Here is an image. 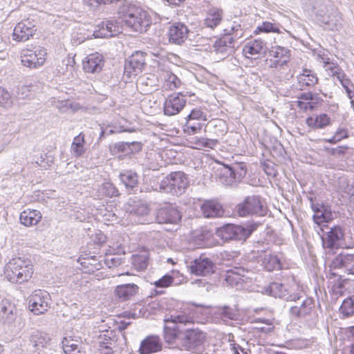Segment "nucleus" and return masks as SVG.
Listing matches in <instances>:
<instances>
[{
  "instance_id": "44",
  "label": "nucleus",
  "mask_w": 354,
  "mask_h": 354,
  "mask_svg": "<svg viewBox=\"0 0 354 354\" xmlns=\"http://www.w3.org/2000/svg\"><path fill=\"white\" fill-rule=\"evenodd\" d=\"M239 269L230 270L225 273V280L230 286H237L244 282V275L241 274Z\"/></svg>"
},
{
  "instance_id": "59",
  "label": "nucleus",
  "mask_w": 354,
  "mask_h": 354,
  "mask_svg": "<svg viewBox=\"0 0 354 354\" xmlns=\"http://www.w3.org/2000/svg\"><path fill=\"white\" fill-rule=\"evenodd\" d=\"M230 170H231L233 172L236 171L238 169L241 170L240 175L245 174H246V168L245 165L243 162L236 163L235 166L234 167H227Z\"/></svg>"
},
{
  "instance_id": "23",
  "label": "nucleus",
  "mask_w": 354,
  "mask_h": 354,
  "mask_svg": "<svg viewBox=\"0 0 354 354\" xmlns=\"http://www.w3.org/2000/svg\"><path fill=\"white\" fill-rule=\"evenodd\" d=\"M162 348V344L160 337L149 335L141 342L138 351L140 354H151L160 351Z\"/></svg>"
},
{
  "instance_id": "31",
  "label": "nucleus",
  "mask_w": 354,
  "mask_h": 354,
  "mask_svg": "<svg viewBox=\"0 0 354 354\" xmlns=\"http://www.w3.org/2000/svg\"><path fill=\"white\" fill-rule=\"evenodd\" d=\"M17 308L14 304L8 299H3L0 303V319L3 322H10L15 319Z\"/></svg>"
},
{
  "instance_id": "47",
  "label": "nucleus",
  "mask_w": 354,
  "mask_h": 354,
  "mask_svg": "<svg viewBox=\"0 0 354 354\" xmlns=\"http://www.w3.org/2000/svg\"><path fill=\"white\" fill-rule=\"evenodd\" d=\"M207 115L201 109L195 108L191 111L189 114L185 118V120L197 121L205 123L207 121Z\"/></svg>"
},
{
  "instance_id": "42",
  "label": "nucleus",
  "mask_w": 354,
  "mask_h": 354,
  "mask_svg": "<svg viewBox=\"0 0 354 354\" xmlns=\"http://www.w3.org/2000/svg\"><path fill=\"white\" fill-rule=\"evenodd\" d=\"M277 33L280 34L281 30L279 25L277 23H272L270 21H263L262 24L258 26L254 30V35H258L261 33Z\"/></svg>"
},
{
  "instance_id": "13",
  "label": "nucleus",
  "mask_w": 354,
  "mask_h": 354,
  "mask_svg": "<svg viewBox=\"0 0 354 354\" xmlns=\"http://www.w3.org/2000/svg\"><path fill=\"white\" fill-rule=\"evenodd\" d=\"M189 30L182 22H176L169 26L167 30V37L171 44L181 45L188 38Z\"/></svg>"
},
{
  "instance_id": "41",
  "label": "nucleus",
  "mask_w": 354,
  "mask_h": 354,
  "mask_svg": "<svg viewBox=\"0 0 354 354\" xmlns=\"http://www.w3.org/2000/svg\"><path fill=\"white\" fill-rule=\"evenodd\" d=\"M85 138L84 134L81 132L75 136L71 144V151L76 157H80L85 153Z\"/></svg>"
},
{
  "instance_id": "38",
  "label": "nucleus",
  "mask_w": 354,
  "mask_h": 354,
  "mask_svg": "<svg viewBox=\"0 0 354 354\" xmlns=\"http://www.w3.org/2000/svg\"><path fill=\"white\" fill-rule=\"evenodd\" d=\"M334 75H337V79L341 82L342 86L345 88L347 95L350 99H352L353 91L351 89V86H353L351 80L346 77V75L337 66H334L330 68Z\"/></svg>"
},
{
  "instance_id": "20",
  "label": "nucleus",
  "mask_w": 354,
  "mask_h": 354,
  "mask_svg": "<svg viewBox=\"0 0 354 354\" xmlns=\"http://www.w3.org/2000/svg\"><path fill=\"white\" fill-rule=\"evenodd\" d=\"M266 44L261 39L248 41L243 48V54L246 58L256 59L265 52Z\"/></svg>"
},
{
  "instance_id": "53",
  "label": "nucleus",
  "mask_w": 354,
  "mask_h": 354,
  "mask_svg": "<svg viewBox=\"0 0 354 354\" xmlns=\"http://www.w3.org/2000/svg\"><path fill=\"white\" fill-rule=\"evenodd\" d=\"M273 321H274L273 318L266 319H261V318L257 319V322L264 323L267 325V327L259 328V331L263 332V333H270V332L273 331V330H274Z\"/></svg>"
},
{
  "instance_id": "19",
  "label": "nucleus",
  "mask_w": 354,
  "mask_h": 354,
  "mask_svg": "<svg viewBox=\"0 0 354 354\" xmlns=\"http://www.w3.org/2000/svg\"><path fill=\"white\" fill-rule=\"evenodd\" d=\"M319 102L320 99L317 95H313L311 92H306L301 93L297 100L293 102V105L302 111H306L315 109Z\"/></svg>"
},
{
  "instance_id": "2",
  "label": "nucleus",
  "mask_w": 354,
  "mask_h": 354,
  "mask_svg": "<svg viewBox=\"0 0 354 354\" xmlns=\"http://www.w3.org/2000/svg\"><path fill=\"white\" fill-rule=\"evenodd\" d=\"M119 15L123 24L133 32H145L152 24L149 12L135 4H124L120 9Z\"/></svg>"
},
{
  "instance_id": "4",
  "label": "nucleus",
  "mask_w": 354,
  "mask_h": 354,
  "mask_svg": "<svg viewBox=\"0 0 354 354\" xmlns=\"http://www.w3.org/2000/svg\"><path fill=\"white\" fill-rule=\"evenodd\" d=\"M189 185L188 176L183 171L170 172L161 182L160 188L165 192L178 196L183 194Z\"/></svg>"
},
{
  "instance_id": "11",
  "label": "nucleus",
  "mask_w": 354,
  "mask_h": 354,
  "mask_svg": "<svg viewBox=\"0 0 354 354\" xmlns=\"http://www.w3.org/2000/svg\"><path fill=\"white\" fill-rule=\"evenodd\" d=\"M236 212L240 216L244 217L250 214H261L263 205L259 197L248 196L236 207Z\"/></svg>"
},
{
  "instance_id": "49",
  "label": "nucleus",
  "mask_w": 354,
  "mask_h": 354,
  "mask_svg": "<svg viewBox=\"0 0 354 354\" xmlns=\"http://www.w3.org/2000/svg\"><path fill=\"white\" fill-rule=\"evenodd\" d=\"M174 281V278L169 275V274H165L158 280L154 281L152 284L156 288H167L170 287Z\"/></svg>"
},
{
  "instance_id": "21",
  "label": "nucleus",
  "mask_w": 354,
  "mask_h": 354,
  "mask_svg": "<svg viewBox=\"0 0 354 354\" xmlns=\"http://www.w3.org/2000/svg\"><path fill=\"white\" fill-rule=\"evenodd\" d=\"M122 32V26L115 19L108 20L102 23L98 30L94 32L96 37H111Z\"/></svg>"
},
{
  "instance_id": "61",
  "label": "nucleus",
  "mask_w": 354,
  "mask_h": 354,
  "mask_svg": "<svg viewBox=\"0 0 354 354\" xmlns=\"http://www.w3.org/2000/svg\"><path fill=\"white\" fill-rule=\"evenodd\" d=\"M107 264L111 263L113 266H119L121 264V259L116 257H107L105 259Z\"/></svg>"
},
{
  "instance_id": "58",
  "label": "nucleus",
  "mask_w": 354,
  "mask_h": 354,
  "mask_svg": "<svg viewBox=\"0 0 354 354\" xmlns=\"http://www.w3.org/2000/svg\"><path fill=\"white\" fill-rule=\"evenodd\" d=\"M149 207L145 204H140L136 209V213L140 216H144L149 213Z\"/></svg>"
},
{
  "instance_id": "7",
  "label": "nucleus",
  "mask_w": 354,
  "mask_h": 354,
  "mask_svg": "<svg viewBox=\"0 0 354 354\" xmlns=\"http://www.w3.org/2000/svg\"><path fill=\"white\" fill-rule=\"evenodd\" d=\"M37 27L35 20L24 19L18 22L12 34V40L17 42H25L32 39L37 34Z\"/></svg>"
},
{
  "instance_id": "36",
  "label": "nucleus",
  "mask_w": 354,
  "mask_h": 354,
  "mask_svg": "<svg viewBox=\"0 0 354 354\" xmlns=\"http://www.w3.org/2000/svg\"><path fill=\"white\" fill-rule=\"evenodd\" d=\"M222 17L223 14L221 10L212 8L207 13L205 19V24L207 27L214 28L221 23Z\"/></svg>"
},
{
  "instance_id": "37",
  "label": "nucleus",
  "mask_w": 354,
  "mask_h": 354,
  "mask_svg": "<svg viewBox=\"0 0 354 354\" xmlns=\"http://www.w3.org/2000/svg\"><path fill=\"white\" fill-rule=\"evenodd\" d=\"M207 124L197 121L185 120L184 124V132L188 135H194L200 133L202 131L206 132Z\"/></svg>"
},
{
  "instance_id": "35",
  "label": "nucleus",
  "mask_w": 354,
  "mask_h": 354,
  "mask_svg": "<svg viewBox=\"0 0 354 354\" xmlns=\"http://www.w3.org/2000/svg\"><path fill=\"white\" fill-rule=\"evenodd\" d=\"M317 74L312 70L304 68L298 75V82L301 86H312L318 82Z\"/></svg>"
},
{
  "instance_id": "14",
  "label": "nucleus",
  "mask_w": 354,
  "mask_h": 354,
  "mask_svg": "<svg viewBox=\"0 0 354 354\" xmlns=\"http://www.w3.org/2000/svg\"><path fill=\"white\" fill-rule=\"evenodd\" d=\"M329 268L330 271L343 269L346 274L354 275V253H339L332 260Z\"/></svg>"
},
{
  "instance_id": "9",
  "label": "nucleus",
  "mask_w": 354,
  "mask_h": 354,
  "mask_svg": "<svg viewBox=\"0 0 354 354\" xmlns=\"http://www.w3.org/2000/svg\"><path fill=\"white\" fill-rule=\"evenodd\" d=\"M50 295L41 290H35L30 296L28 308L35 315L44 314L50 307Z\"/></svg>"
},
{
  "instance_id": "32",
  "label": "nucleus",
  "mask_w": 354,
  "mask_h": 354,
  "mask_svg": "<svg viewBox=\"0 0 354 354\" xmlns=\"http://www.w3.org/2000/svg\"><path fill=\"white\" fill-rule=\"evenodd\" d=\"M315 303L313 299H306L300 306H293L291 308V313L293 315L300 318H307L313 312Z\"/></svg>"
},
{
  "instance_id": "40",
  "label": "nucleus",
  "mask_w": 354,
  "mask_h": 354,
  "mask_svg": "<svg viewBox=\"0 0 354 354\" xmlns=\"http://www.w3.org/2000/svg\"><path fill=\"white\" fill-rule=\"evenodd\" d=\"M98 193L102 198L117 197L120 195L119 190L110 182L102 183L98 189Z\"/></svg>"
},
{
  "instance_id": "28",
  "label": "nucleus",
  "mask_w": 354,
  "mask_h": 354,
  "mask_svg": "<svg viewBox=\"0 0 354 354\" xmlns=\"http://www.w3.org/2000/svg\"><path fill=\"white\" fill-rule=\"evenodd\" d=\"M139 291V287L135 283H126L117 286L114 293L115 297L122 301L131 299Z\"/></svg>"
},
{
  "instance_id": "25",
  "label": "nucleus",
  "mask_w": 354,
  "mask_h": 354,
  "mask_svg": "<svg viewBox=\"0 0 354 354\" xmlns=\"http://www.w3.org/2000/svg\"><path fill=\"white\" fill-rule=\"evenodd\" d=\"M78 262L80 263L83 272L88 274H93L102 268L101 261L97 256H89L86 253L80 255Z\"/></svg>"
},
{
  "instance_id": "46",
  "label": "nucleus",
  "mask_w": 354,
  "mask_h": 354,
  "mask_svg": "<svg viewBox=\"0 0 354 354\" xmlns=\"http://www.w3.org/2000/svg\"><path fill=\"white\" fill-rule=\"evenodd\" d=\"M339 310L346 317L354 315V296L345 299L340 306Z\"/></svg>"
},
{
  "instance_id": "27",
  "label": "nucleus",
  "mask_w": 354,
  "mask_h": 354,
  "mask_svg": "<svg viewBox=\"0 0 354 354\" xmlns=\"http://www.w3.org/2000/svg\"><path fill=\"white\" fill-rule=\"evenodd\" d=\"M313 211V221L318 225L324 223H329L333 220V213L331 210L323 204H313L312 205Z\"/></svg>"
},
{
  "instance_id": "6",
  "label": "nucleus",
  "mask_w": 354,
  "mask_h": 354,
  "mask_svg": "<svg viewBox=\"0 0 354 354\" xmlns=\"http://www.w3.org/2000/svg\"><path fill=\"white\" fill-rule=\"evenodd\" d=\"M256 230V227L250 225L244 227L241 225L227 224L217 231L218 236L225 241L238 240L245 241Z\"/></svg>"
},
{
  "instance_id": "60",
  "label": "nucleus",
  "mask_w": 354,
  "mask_h": 354,
  "mask_svg": "<svg viewBox=\"0 0 354 354\" xmlns=\"http://www.w3.org/2000/svg\"><path fill=\"white\" fill-rule=\"evenodd\" d=\"M348 149L346 146H339L335 149H333L331 154L332 155H344L347 149Z\"/></svg>"
},
{
  "instance_id": "34",
  "label": "nucleus",
  "mask_w": 354,
  "mask_h": 354,
  "mask_svg": "<svg viewBox=\"0 0 354 354\" xmlns=\"http://www.w3.org/2000/svg\"><path fill=\"white\" fill-rule=\"evenodd\" d=\"M75 55L68 53L57 65V71L60 75L72 73L75 65Z\"/></svg>"
},
{
  "instance_id": "1",
  "label": "nucleus",
  "mask_w": 354,
  "mask_h": 354,
  "mask_svg": "<svg viewBox=\"0 0 354 354\" xmlns=\"http://www.w3.org/2000/svg\"><path fill=\"white\" fill-rule=\"evenodd\" d=\"M35 273L32 261L25 257H12L3 269L5 279L13 284H24L31 281Z\"/></svg>"
},
{
  "instance_id": "12",
  "label": "nucleus",
  "mask_w": 354,
  "mask_h": 354,
  "mask_svg": "<svg viewBox=\"0 0 354 354\" xmlns=\"http://www.w3.org/2000/svg\"><path fill=\"white\" fill-rule=\"evenodd\" d=\"M156 219L158 223L176 224L181 220V214L172 205L166 204L157 209Z\"/></svg>"
},
{
  "instance_id": "50",
  "label": "nucleus",
  "mask_w": 354,
  "mask_h": 354,
  "mask_svg": "<svg viewBox=\"0 0 354 354\" xmlns=\"http://www.w3.org/2000/svg\"><path fill=\"white\" fill-rule=\"evenodd\" d=\"M12 104L10 93L3 86H0V105L2 106H10Z\"/></svg>"
},
{
  "instance_id": "22",
  "label": "nucleus",
  "mask_w": 354,
  "mask_h": 354,
  "mask_svg": "<svg viewBox=\"0 0 354 354\" xmlns=\"http://www.w3.org/2000/svg\"><path fill=\"white\" fill-rule=\"evenodd\" d=\"M104 65L102 55L94 53L88 55L83 61L82 68L84 72L94 73L102 70Z\"/></svg>"
},
{
  "instance_id": "43",
  "label": "nucleus",
  "mask_w": 354,
  "mask_h": 354,
  "mask_svg": "<svg viewBox=\"0 0 354 354\" xmlns=\"http://www.w3.org/2000/svg\"><path fill=\"white\" fill-rule=\"evenodd\" d=\"M192 147L196 149H214L217 144V140L205 137H196L192 142Z\"/></svg>"
},
{
  "instance_id": "17",
  "label": "nucleus",
  "mask_w": 354,
  "mask_h": 354,
  "mask_svg": "<svg viewBox=\"0 0 354 354\" xmlns=\"http://www.w3.org/2000/svg\"><path fill=\"white\" fill-rule=\"evenodd\" d=\"M344 233L339 225H335L322 237V245L324 248L337 249L340 247L339 241L344 240Z\"/></svg>"
},
{
  "instance_id": "3",
  "label": "nucleus",
  "mask_w": 354,
  "mask_h": 354,
  "mask_svg": "<svg viewBox=\"0 0 354 354\" xmlns=\"http://www.w3.org/2000/svg\"><path fill=\"white\" fill-rule=\"evenodd\" d=\"M192 323H193L192 318L185 315L171 316L170 318L165 319L163 339L165 343L171 346H178L180 347V339L184 333L180 324Z\"/></svg>"
},
{
  "instance_id": "56",
  "label": "nucleus",
  "mask_w": 354,
  "mask_h": 354,
  "mask_svg": "<svg viewBox=\"0 0 354 354\" xmlns=\"http://www.w3.org/2000/svg\"><path fill=\"white\" fill-rule=\"evenodd\" d=\"M100 348H111L110 345L111 344V338L110 336L104 334L100 336Z\"/></svg>"
},
{
  "instance_id": "30",
  "label": "nucleus",
  "mask_w": 354,
  "mask_h": 354,
  "mask_svg": "<svg viewBox=\"0 0 354 354\" xmlns=\"http://www.w3.org/2000/svg\"><path fill=\"white\" fill-rule=\"evenodd\" d=\"M41 218L40 211L29 208L22 211L19 215L21 224L28 227L37 225Z\"/></svg>"
},
{
  "instance_id": "15",
  "label": "nucleus",
  "mask_w": 354,
  "mask_h": 354,
  "mask_svg": "<svg viewBox=\"0 0 354 354\" xmlns=\"http://www.w3.org/2000/svg\"><path fill=\"white\" fill-rule=\"evenodd\" d=\"M185 96L180 93L171 94L164 103V113L167 115H175L179 113L186 104Z\"/></svg>"
},
{
  "instance_id": "45",
  "label": "nucleus",
  "mask_w": 354,
  "mask_h": 354,
  "mask_svg": "<svg viewBox=\"0 0 354 354\" xmlns=\"http://www.w3.org/2000/svg\"><path fill=\"white\" fill-rule=\"evenodd\" d=\"M164 86L169 90H174L180 87L181 82L180 79L174 73L165 72L163 74Z\"/></svg>"
},
{
  "instance_id": "5",
  "label": "nucleus",
  "mask_w": 354,
  "mask_h": 354,
  "mask_svg": "<svg viewBox=\"0 0 354 354\" xmlns=\"http://www.w3.org/2000/svg\"><path fill=\"white\" fill-rule=\"evenodd\" d=\"M207 340V333L198 328L184 330L180 339V349L196 353Z\"/></svg>"
},
{
  "instance_id": "63",
  "label": "nucleus",
  "mask_w": 354,
  "mask_h": 354,
  "mask_svg": "<svg viewBox=\"0 0 354 354\" xmlns=\"http://www.w3.org/2000/svg\"><path fill=\"white\" fill-rule=\"evenodd\" d=\"M95 237L97 239V243L100 245H102L106 242V236L102 233L97 234Z\"/></svg>"
},
{
  "instance_id": "8",
  "label": "nucleus",
  "mask_w": 354,
  "mask_h": 354,
  "mask_svg": "<svg viewBox=\"0 0 354 354\" xmlns=\"http://www.w3.org/2000/svg\"><path fill=\"white\" fill-rule=\"evenodd\" d=\"M47 55V50L44 47H39L35 50L26 48L21 52V61L24 66L35 68L44 64Z\"/></svg>"
},
{
  "instance_id": "26",
  "label": "nucleus",
  "mask_w": 354,
  "mask_h": 354,
  "mask_svg": "<svg viewBox=\"0 0 354 354\" xmlns=\"http://www.w3.org/2000/svg\"><path fill=\"white\" fill-rule=\"evenodd\" d=\"M270 55L273 58L271 59L272 66L281 67L289 62L290 51L286 48L277 46L272 48Z\"/></svg>"
},
{
  "instance_id": "51",
  "label": "nucleus",
  "mask_w": 354,
  "mask_h": 354,
  "mask_svg": "<svg viewBox=\"0 0 354 354\" xmlns=\"http://www.w3.org/2000/svg\"><path fill=\"white\" fill-rule=\"evenodd\" d=\"M64 352L66 354H85L84 350L80 348V346L74 343L68 342L64 346Z\"/></svg>"
},
{
  "instance_id": "54",
  "label": "nucleus",
  "mask_w": 354,
  "mask_h": 354,
  "mask_svg": "<svg viewBox=\"0 0 354 354\" xmlns=\"http://www.w3.org/2000/svg\"><path fill=\"white\" fill-rule=\"evenodd\" d=\"M30 341L35 346H44L46 343V338L41 333H36L31 336Z\"/></svg>"
},
{
  "instance_id": "64",
  "label": "nucleus",
  "mask_w": 354,
  "mask_h": 354,
  "mask_svg": "<svg viewBox=\"0 0 354 354\" xmlns=\"http://www.w3.org/2000/svg\"><path fill=\"white\" fill-rule=\"evenodd\" d=\"M100 354H114L111 348H100Z\"/></svg>"
},
{
  "instance_id": "39",
  "label": "nucleus",
  "mask_w": 354,
  "mask_h": 354,
  "mask_svg": "<svg viewBox=\"0 0 354 354\" xmlns=\"http://www.w3.org/2000/svg\"><path fill=\"white\" fill-rule=\"evenodd\" d=\"M120 179L127 189H133L138 184L137 174L131 170H127L121 173Z\"/></svg>"
},
{
  "instance_id": "10",
  "label": "nucleus",
  "mask_w": 354,
  "mask_h": 354,
  "mask_svg": "<svg viewBox=\"0 0 354 354\" xmlns=\"http://www.w3.org/2000/svg\"><path fill=\"white\" fill-rule=\"evenodd\" d=\"M215 268V264L210 259L200 256L191 262L189 270L196 276L207 277L214 273Z\"/></svg>"
},
{
  "instance_id": "52",
  "label": "nucleus",
  "mask_w": 354,
  "mask_h": 354,
  "mask_svg": "<svg viewBox=\"0 0 354 354\" xmlns=\"http://www.w3.org/2000/svg\"><path fill=\"white\" fill-rule=\"evenodd\" d=\"M219 312L222 317L234 319L236 317L234 310L230 306H223L219 308Z\"/></svg>"
},
{
  "instance_id": "18",
  "label": "nucleus",
  "mask_w": 354,
  "mask_h": 354,
  "mask_svg": "<svg viewBox=\"0 0 354 354\" xmlns=\"http://www.w3.org/2000/svg\"><path fill=\"white\" fill-rule=\"evenodd\" d=\"M201 211L205 218L220 217L224 214L223 205L216 199L204 201L201 205Z\"/></svg>"
},
{
  "instance_id": "24",
  "label": "nucleus",
  "mask_w": 354,
  "mask_h": 354,
  "mask_svg": "<svg viewBox=\"0 0 354 354\" xmlns=\"http://www.w3.org/2000/svg\"><path fill=\"white\" fill-rule=\"evenodd\" d=\"M149 251L145 248L138 249L131 257L132 267L138 271L146 270L149 261Z\"/></svg>"
},
{
  "instance_id": "48",
  "label": "nucleus",
  "mask_w": 354,
  "mask_h": 354,
  "mask_svg": "<svg viewBox=\"0 0 354 354\" xmlns=\"http://www.w3.org/2000/svg\"><path fill=\"white\" fill-rule=\"evenodd\" d=\"M269 288L271 295L274 297L282 298L287 295V290L281 283L277 282L272 283Z\"/></svg>"
},
{
  "instance_id": "16",
  "label": "nucleus",
  "mask_w": 354,
  "mask_h": 354,
  "mask_svg": "<svg viewBox=\"0 0 354 354\" xmlns=\"http://www.w3.org/2000/svg\"><path fill=\"white\" fill-rule=\"evenodd\" d=\"M145 65L143 53L136 52L133 54L124 66V73L129 77L136 76L141 73Z\"/></svg>"
},
{
  "instance_id": "33",
  "label": "nucleus",
  "mask_w": 354,
  "mask_h": 354,
  "mask_svg": "<svg viewBox=\"0 0 354 354\" xmlns=\"http://www.w3.org/2000/svg\"><path fill=\"white\" fill-rule=\"evenodd\" d=\"M261 264L268 271H273L281 268L280 259L275 254L265 252L261 257Z\"/></svg>"
},
{
  "instance_id": "29",
  "label": "nucleus",
  "mask_w": 354,
  "mask_h": 354,
  "mask_svg": "<svg viewBox=\"0 0 354 354\" xmlns=\"http://www.w3.org/2000/svg\"><path fill=\"white\" fill-rule=\"evenodd\" d=\"M305 122L310 129H322L330 124L331 119L326 113L312 114L306 118Z\"/></svg>"
},
{
  "instance_id": "55",
  "label": "nucleus",
  "mask_w": 354,
  "mask_h": 354,
  "mask_svg": "<svg viewBox=\"0 0 354 354\" xmlns=\"http://www.w3.org/2000/svg\"><path fill=\"white\" fill-rule=\"evenodd\" d=\"M119 0H88V4L93 8H97L102 5H109L112 4L115 1H118Z\"/></svg>"
},
{
  "instance_id": "57",
  "label": "nucleus",
  "mask_w": 354,
  "mask_h": 354,
  "mask_svg": "<svg viewBox=\"0 0 354 354\" xmlns=\"http://www.w3.org/2000/svg\"><path fill=\"white\" fill-rule=\"evenodd\" d=\"M344 281H339L333 285V287H332L333 291L336 295H344Z\"/></svg>"
},
{
  "instance_id": "62",
  "label": "nucleus",
  "mask_w": 354,
  "mask_h": 354,
  "mask_svg": "<svg viewBox=\"0 0 354 354\" xmlns=\"http://www.w3.org/2000/svg\"><path fill=\"white\" fill-rule=\"evenodd\" d=\"M334 136H337V138H339V141H341L342 140L348 137V133L346 129H340L335 132Z\"/></svg>"
}]
</instances>
